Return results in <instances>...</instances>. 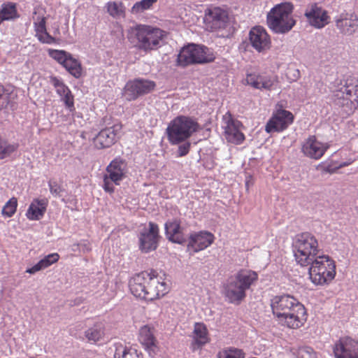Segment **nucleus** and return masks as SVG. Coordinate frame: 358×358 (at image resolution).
I'll return each mask as SVG.
<instances>
[{
    "mask_svg": "<svg viewBox=\"0 0 358 358\" xmlns=\"http://www.w3.org/2000/svg\"><path fill=\"white\" fill-rule=\"evenodd\" d=\"M292 246L297 264L310 266L309 278L314 285L329 284L335 278V262L328 255H320L317 240L313 234L304 232L296 235Z\"/></svg>",
    "mask_w": 358,
    "mask_h": 358,
    "instance_id": "obj_1",
    "label": "nucleus"
},
{
    "mask_svg": "<svg viewBox=\"0 0 358 358\" xmlns=\"http://www.w3.org/2000/svg\"><path fill=\"white\" fill-rule=\"evenodd\" d=\"M270 306L274 318L282 326L298 329L306 320L304 306L289 294L275 296L271 299Z\"/></svg>",
    "mask_w": 358,
    "mask_h": 358,
    "instance_id": "obj_2",
    "label": "nucleus"
},
{
    "mask_svg": "<svg viewBox=\"0 0 358 358\" xmlns=\"http://www.w3.org/2000/svg\"><path fill=\"white\" fill-rule=\"evenodd\" d=\"M333 94L334 103L349 115L358 107V80L351 76L335 83Z\"/></svg>",
    "mask_w": 358,
    "mask_h": 358,
    "instance_id": "obj_3",
    "label": "nucleus"
},
{
    "mask_svg": "<svg viewBox=\"0 0 358 358\" xmlns=\"http://www.w3.org/2000/svg\"><path fill=\"white\" fill-rule=\"evenodd\" d=\"M257 273L251 270H241L229 278L224 286V295L229 303H240L245 297V291L257 280Z\"/></svg>",
    "mask_w": 358,
    "mask_h": 358,
    "instance_id": "obj_4",
    "label": "nucleus"
},
{
    "mask_svg": "<svg viewBox=\"0 0 358 358\" xmlns=\"http://www.w3.org/2000/svg\"><path fill=\"white\" fill-rule=\"evenodd\" d=\"M199 124L192 118L184 115L174 118L166 128L167 138L171 145L188 140L199 129Z\"/></svg>",
    "mask_w": 358,
    "mask_h": 358,
    "instance_id": "obj_5",
    "label": "nucleus"
},
{
    "mask_svg": "<svg viewBox=\"0 0 358 358\" xmlns=\"http://www.w3.org/2000/svg\"><path fill=\"white\" fill-rule=\"evenodd\" d=\"M215 59V56L212 50L204 45L191 43L180 50L177 63L178 66L185 67L189 65L212 62Z\"/></svg>",
    "mask_w": 358,
    "mask_h": 358,
    "instance_id": "obj_6",
    "label": "nucleus"
},
{
    "mask_svg": "<svg viewBox=\"0 0 358 358\" xmlns=\"http://www.w3.org/2000/svg\"><path fill=\"white\" fill-rule=\"evenodd\" d=\"M293 5L289 2L281 3L270 10V29L277 34L289 31L296 24L292 17Z\"/></svg>",
    "mask_w": 358,
    "mask_h": 358,
    "instance_id": "obj_7",
    "label": "nucleus"
},
{
    "mask_svg": "<svg viewBox=\"0 0 358 358\" xmlns=\"http://www.w3.org/2000/svg\"><path fill=\"white\" fill-rule=\"evenodd\" d=\"M135 32L136 45L139 50L145 52L157 50L161 47L166 36L164 31L148 25H138Z\"/></svg>",
    "mask_w": 358,
    "mask_h": 358,
    "instance_id": "obj_8",
    "label": "nucleus"
},
{
    "mask_svg": "<svg viewBox=\"0 0 358 358\" xmlns=\"http://www.w3.org/2000/svg\"><path fill=\"white\" fill-rule=\"evenodd\" d=\"M127 163L120 157H116L107 166L103 175V188L105 192L112 194L115 185H120L122 180L127 177Z\"/></svg>",
    "mask_w": 358,
    "mask_h": 358,
    "instance_id": "obj_9",
    "label": "nucleus"
},
{
    "mask_svg": "<svg viewBox=\"0 0 358 358\" xmlns=\"http://www.w3.org/2000/svg\"><path fill=\"white\" fill-rule=\"evenodd\" d=\"M204 22L206 29L211 31L227 30L230 27L228 11L220 7L208 8L206 12Z\"/></svg>",
    "mask_w": 358,
    "mask_h": 358,
    "instance_id": "obj_10",
    "label": "nucleus"
},
{
    "mask_svg": "<svg viewBox=\"0 0 358 358\" xmlns=\"http://www.w3.org/2000/svg\"><path fill=\"white\" fill-rule=\"evenodd\" d=\"M156 87V83L150 80L136 78L129 80L123 90V96L127 101H134L139 96L152 92Z\"/></svg>",
    "mask_w": 358,
    "mask_h": 358,
    "instance_id": "obj_11",
    "label": "nucleus"
},
{
    "mask_svg": "<svg viewBox=\"0 0 358 358\" xmlns=\"http://www.w3.org/2000/svg\"><path fill=\"white\" fill-rule=\"evenodd\" d=\"M138 248L143 253H149L155 250L159 245V228L152 222L148 223V228L142 229L138 236Z\"/></svg>",
    "mask_w": 358,
    "mask_h": 358,
    "instance_id": "obj_12",
    "label": "nucleus"
},
{
    "mask_svg": "<svg viewBox=\"0 0 358 358\" xmlns=\"http://www.w3.org/2000/svg\"><path fill=\"white\" fill-rule=\"evenodd\" d=\"M283 108V103H278L276 104L272 117L270 118V132L282 131L294 122V115Z\"/></svg>",
    "mask_w": 358,
    "mask_h": 358,
    "instance_id": "obj_13",
    "label": "nucleus"
},
{
    "mask_svg": "<svg viewBox=\"0 0 358 358\" xmlns=\"http://www.w3.org/2000/svg\"><path fill=\"white\" fill-rule=\"evenodd\" d=\"M122 126L120 123L101 129L94 138V143L96 148L103 149L113 145L119 138Z\"/></svg>",
    "mask_w": 358,
    "mask_h": 358,
    "instance_id": "obj_14",
    "label": "nucleus"
},
{
    "mask_svg": "<svg viewBox=\"0 0 358 358\" xmlns=\"http://www.w3.org/2000/svg\"><path fill=\"white\" fill-rule=\"evenodd\" d=\"M335 358H358V341L350 338L343 337L333 346Z\"/></svg>",
    "mask_w": 358,
    "mask_h": 358,
    "instance_id": "obj_15",
    "label": "nucleus"
},
{
    "mask_svg": "<svg viewBox=\"0 0 358 358\" xmlns=\"http://www.w3.org/2000/svg\"><path fill=\"white\" fill-rule=\"evenodd\" d=\"M224 136L228 142L236 145L241 144L245 139L244 134L241 131L242 124L240 121L233 119L231 115L224 116Z\"/></svg>",
    "mask_w": 358,
    "mask_h": 358,
    "instance_id": "obj_16",
    "label": "nucleus"
},
{
    "mask_svg": "<svg viewBox=\"0 0 358 358\" xmlns=\"http://www.w3.org/2000/svg\"><path fill=\"white\" fill-rule=\"evenodd\" d=\"M304 15L309 24L317 29L324 27L329 22L327 12L315 3L307 7Z\"/></svg>",
    "mask_w": 358,
    "mask_h": 358,
    "instance_id": "obj_17",
    "label": "nucleus"
},
{
    "mask_svg": "<svg viewBox=\"0 0 358 358\" xmlns=\"http://www.w3.org/2000/svg\"><path fill=\"white\" fill-rule=\"evenodd\" d=\"M214 235L206 231L190 234L187 248L194 252H198L209 247L214 241Z\"/></svg>",
    "mask_w": 358,
    "mask_h": 358,
    "instance_id": "obj_18",
    "label": "nucleus"
},
{
    "mask_svg": "<svg viewBox=\"0 0 358 358\" xmlns=\"http://www.w3.org/2000/svg\"><path fill=\"white\" fill-rule=\"evenodd\" d=\"M335 22L337 29L345 35H352L358 29V16L353 13H341Z\"/></svg>",
    "mask_w": 358,
    "mask_h": 358,
    "instance_id": "obj_19",
    "label": "nucleus"
},
{
    "mask_svg": "<svg viewBox=\"0 0 358 358\" xmlns=\"http://www.w3.org/2000/svg\"><path fill=\"white\" fill-rule=\"evenodd\" d=\"M51 85L55 87L57 94L60 96L61 101L65 106L71 112L74 110V98L70 89L64 84L62 79L52 76L50 78Z\"/></svg>",
    "mask_w": 358,
    "mask_h": 358,
    "instance_id": "obj_20",
    "label": "nucleus"
},
{
    "mask_svg": "<svg viewBox=\"0 0 358 358\" xmlns=\"http://www.w3.org/2000/svg\"><path fill=\"white\" fill-rule=\"evenodd\" d=\"M150 280L147 281L145 289V295L144 300L152 301L160 296H163L167 293L166 282H160L157 276L155 275V271L150 273Z\"/></svg>",
    "mask_w": 358,
    "mask_h": 358,
    "instance_id": "obj_21",
    "label": "nucleus"
},
{
    "mask_svg": "<svg viewBox=\"0 0 358 358\" xmlns=\"http://www.w3.org/2000/svg\"><path fill=\"white\" fill-rule=\"evenodd\" d=\"M328 147L318 141L315 136H309L302 145L303 153L312 159L321 158Z\"/></svg>",
    "mask_w": 358,
    "mask_h": 358,
    "instance_id": "obj_22",
    "label": "nucleus"
},
{
    "mask_svg": "<svg viewBox=\"0 0 358 358\" xmlns=\"http://www.w3.org/2000/svg\"><path fill=\"white\" fill-rule=\"evenodd\" d=\"M150 280V273L143 271L132 277L129 282L131 292L136 297L144 299L147 281Z\"/></svg>",
    "mask_w": 358,
    "mask_h": 358,
    "instance_id": "obj_23",
    "label": "nucleus"
},
{
    "mask_svg": "<svg viewBox=\"0 0 358 358\" xmlns=\"http://www.w3.org/2000/svg\"><path fill=\"white\" fill-rule=\"evenodd\" d=\"M268 34L264 28L256 26L250 31L249 39L252 46L258 52H262L268 45Z\"/></svg>",
    "mask_w": 358,
    "mask_h": 358,
    "instance_id": "obj_24",
    "label": "nucleus"
},
{
    "mask_svg": "<svg viewBox=\"0 0 358 358\" xmlns=\"http://www.w3.org/2000/svg\"><path fill=\"white\" fill-rule=\"evenodd\" d=\"M167 238L173 243L181 244L185 241L182 228L178 219L168 220L164 224Z\"/></svg>",
    "mask_w": 358,
    "mask_h": 358,
    "instance_id": "obj_25",
    "label": "nucleus"
},
{
    "mask_svg": "<svg viewBox=\"0 0 358 358\" xmlns=\"http://www.w3.org/2000/svg\"><path fill=\"white\" fill-rule=\"evenodd\" d=\"M48 204L47 199H34L31 203L26 215L30 220H39L41 219Z\"/></svg>",
    "mask_w": 358,
    "mask_h": 358,
    "instance_id": "obj_26",
    "label": "nucleus"
},
{
    "mask_svg": "<svg viewBox=\"0 0 358 358\" xmlns=\"http://www.w3.org/2000/svg\"><path fill=\"white\" fill-rule=\"evenodd\" d=\"M138 340L150 353L155 352L157 348V340L154 336L153 328L148 325L142 327L139 331Z\"/></svg>",
    "mask_w": 358,
    "mask_h": 358,
    "instance_id": "obj_27",
    "label": "nucleus"
},
{
    "mask_svg": "<svg viewBox=\"0 0 358 358\" xmlns=\"http://www.w3.org/2000/svg\"><path fill=\"white\" fill-rule=\"evenodd\" d=\"M34 30L36 31V36L38 39L44 43L50 44L55 41V39L51 36L46 30L45 27V17H38L37 20L34 22Z\"/></svg>",
    "mask_w": 358,
    "mask_h": 358,
    "instance_id": "obj_28",
    "label": "nucleus"
},
{
    "mask_svg": "<svg viewBox=\"0 0 358 358\" xmlns=\"http://www.w3.org/2000/svg\"><path fill=\"white\" fill-rule=\"evenodd\" d=\"M19 17L16 3L8 1L1 4L0 8V24L3 21L14 20Z\"/></svg>",
    "mask_w": 358,
    "mask_h": 358,
    "instance_id": "obj_29",
    "label": "nucleus"
},
{
    "mask_svg": "<svg viewBox=\"0 0 358 358\" xmlns=\"http://www.w3.org/2000/svg\"><path fill=\"white\" fill-rule=\"evenodd\" d=\"M207 333V329L203 324L196 323L194 329V341L192 343L193 350L200 348L208 342Z\"/></svg>",
    "mask_w": 358,
    "mask_h": 358,
    "instance_id": "obj_30",
    "label": "nucleus"
},
{
    "mask_svg": "<svg viewBox=\"0 0 358 358\" xmlns=\"http://www.w3.org/2000/svg\"><path fill=\"white\" fill-rule=\"evenodd\" d=\"M115 351L114 358H142L143 355L136 348L131 346H127L122 343L115 345Z\"/></svg>",
    "mask_w": 358,
    "mask_h": 358,
    "instance_id": "obj_31",
    "label": "nucleus"
},
{
    "mask_svg": "<svg viewBox=\"0 0 358 358\" xmlns=\"http://www.w3.org/2000/svg\"><path fill=\"white\" fill-rule=\"evenodd\" d=\"M59 259V255L58 253L55 252L52 254H49L45 256L42 259H41L37 264L33 266L31 268H29L26 270V273L29 274H34L36 272L45 269L54 263L57 262Z\"/></svg>",
    "mask_w": 358,
    "mask_h": 358,
    "instance_id": "obj_32",
    "label": "nucleus"
},
{
    "mask_svg": "<svg viewBox=\"0 0 358 358\" xmlns=\"http://www.w3.org/2000/svg\"><path fill=\"white\" fill-rule=\"evenodd\" d=\"M85 336L90 342L96 343L101 341L104 336V325L102 323H96L87 329Z\"/></svg>",
    "mask_w": 358,
    "mask_h": 358,
    "instance_id": "obj_33",
    "label": "nucleus"
},
{
    "mask_svg": "<svg viewBox=\"0 0 358 358\" xmlns=\"http://www.w3.org/2000/svg\"><path fill=\"white\" fill-rule=\"evenodd\" d=\"M63 66L71 75L76 78L82 76L81 64L78 59L73 58L71 55L68 57Z\"/></svg>",
    "mask_w": 358,
    "mask_h": 358,
    "instance_id": "obj_34",
    "label": "nucleus"
},
{
    "mask_svg": "<svg viewBox=\"0 0 358 358\" xmlns=\"http://www.w3.org/2000/svg\"><path fill=\"white\" fill-rule=\"evenodd\" d=\"M245 81L248 85H250L257 89H268V81L262 76L256 74H248Z\"/></svg>",
    "mask_w": 358,
    "mask_h": 358,
    "instance_id": "obj_35",
    "label": "nucleus"
},
{
    "mask_svg": "<svg viewBox=\"0 0 358 358\" xmlns=\"http://www.w3.org/2000/svg\"><path fill=\"white\" fill-rule=\"evenodd\" d=\"M291 352L296 358H316V353L310 347L303 346L297 349L293 348Z\"/></svg>",
    "mask_w": 358,
    "mask_h": 358,
    "instance_id": "obj_36",
    "label": "nucleus"
},
{
    "mask_svg": "<svg viewBox=\"0 0 358 358\" xmlns=\"http://www.w3.org/2000/svg\"><path fill=\"white\" fill-rule=\"evenodd\" d=\"M217 358H245V353L240 349L229 348L220 351Z\"/></svg>",
    "mask_w": 358,
    "mask_h": 358,
    "instance_id": "obj_37",
    "label": "nucleus"
},
{
    "mask_svg": "<svg viewBox=\"0 0 358 358\" xmlns=\"http://www.w3.org/2000/svg\"><path fill=\"white\" fill-rule=\"evenodd\" d=\"M16 149L17 145L15 144L8 143L0 136V159H4L8 157L11 153L15 151Z\"/></svg>",
    "mask_w": 358,
    "mask_h": 358,
    "instance_id": "obj_38",
    "label": "nucleus"
},
{
    "mask_svg": "<svg viewBox=\"0 0 358 358\" xmlns=\"http://www.w3.org/2000/svg\"><path fill=\"white\" fill-rule=\"evenodd\" d=\"M17 206V199L13 197L10 199L2 208L1 213L3 216L10 217L15 213Z\"/></svg>",
    "mask_w": 358,
    "mask_h": 358,
    "instance_id": "obj_39",
    "label": "nucleus"
},
{
    "mask_svg": "<svg viewBox=\"0 0 358 358\" xmlns=\"http://www.w3.org/2000/svg\"><path fill=\"white\" fill-rule=\"evenodd\" d=\"M107 10L111 16L114 17H119L124 13V6L121 2H108L107 3Z\"/></svg>",
    "mask_w": 358,
    "mask_h": 358,
    "instance_id": "obj_40",
    "label": "nucleus"
},
{
    "mask_svg": "<svg viewBox=\"0 0 358 358\" xmlns=\"http://www.w3.org/2000/svg\"><path fill=\"white\" fill-rule=\"evenodd\" d=\"M70 53L64 50H49V55L58 63L64 66L66 59L70 56Z\"/></svg>",
    "mask_w": 358,
    "mask_h": 358,
    "instance_id": "obj_41",
    "label": "nucleus"
},
{
    "mask_svg": "<svg viewBox=\"0 0 358 358\" xmlns=\"http://www.w3.org/2000/svg\"><path fill=\"white\" fill-rule=\"evenodd\" d=\"M178 145V148L176 155L177 157H182L186 156L189 153L192 144L188 140H185Z\"/></svg>",
    "mask_w": 358,
    "mask_h": 358,
    "instance_id": "obj_42",
    "label": "nucleus"
},
{
    "mask_svg": "<svg viewBox=\"0 0 358 358\" xmlns=\"http://www.w3.org/2000/svg\"><path fill=\"white\" fill-rule=\"evenodd\" d=\"M10 101V94L3 85H0V110L6 108Z\"/></svg>",
    "mask_w": 358,
    "mask_h": 358,
    "instance_id": "obj_43",
    "label": "nucleus"
},
{
    "mask_svg": "<svg viewBox=\"0 0 358 358\" xmlns=\"http://www.w3.org/2000/svg\"><path fill=\"white\" fill-rule=\"evenodd\" d=\"M48 186L50 193L55 197L62 196V192L64 191L62 187L56 181L50 180Z\"/></svg>",
    "mask_w": 358,
    "mask_h": 358,
    "instance_id": "obj_44",
    "label": "nucleus"
},
{
    "mask_svg": "<svg viewBox=\"0 0 358 358\" xmlns=\"http://www.w3.org/2000/svg\"><path fill=\"white\" fill-rule=\"evenodd\" d=\"M156 1L157 0H142L139 2H136L134 6L133 9H135L137 11H143L150 8Z\"/></svg>",
    "mask_w": 358,
    "mask_h": 358,
    "instance_id": "obj_45",
    "label": "nucleus"
},
{
    "mask_svg": "<svg viewBox=\"0 0 358 358\" xmlns=\"http://www.w3.org/2000/svg\"><path fill=\"white\" fill-rule=\"evenodd\" d=\"M292 74V78H289L292 80H296L300 77V71L299 69H289L287 72L288 76H290V75Z\"/></svg>",
    "mask_w": 358,
    "mask_h": 358,
    "instance_id": "obj_46",
    "label": "nucleus"
},
{
    "mask_svg": "<svg viewBox=\"0 0 358 358\" xmlns=\"http://www.w3.org/2000/svg\"><path fill=\"white\" fill-rule=\"evenodd\" d=\"M264 129L266 132L268 133V121L264 125Z\"/></svg>",
    "mask_w": 358,
    "mask_h": 358,
    "instance_id": "obj_47",
    "label": "nucleus"
},
{
    "mask_svg": "<svg viewBox=\"0 0 358 358\" xmlns=\"http://www.w3.org/2000/svg\"><path fill=\"white\" fill-rule=\"evenodd\" d=\"M266 22H268V13H266Z\"/></svg>",
    "mask_w": 358,
    "mask_h": 358,
    "instance_id": "obj_48",
    "label": "nucleus"
},
{
    "mask_svg": "<svg viewBox=\"0 0 358 358\" xmlns=\"http://www.w3.org/2000/svg\"><path fill=\"white\" fill-rule=\"evenodd\" d=\"M347 165H348V164L345 163L343 164H341V166H347Z\"/></svg>",
    "mask_w": 358,
    "mask_h": 358,
    "instance_id": "obj_49",
    "label": "nucleus"
}]
</instances>
